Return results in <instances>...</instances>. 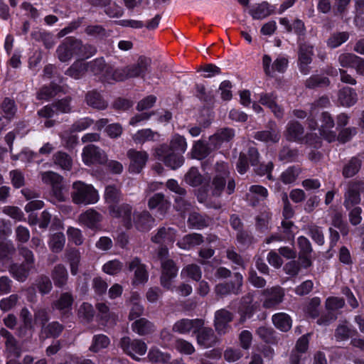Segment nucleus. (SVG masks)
Instances as JSON below:
<instances>
[{"label": "nucleus", "instance_id": "44", "mask_svg": "<svg viewBox=\"0 0 364 364\" xmlns=\"http://www.w3.org/2000/svg\"><path fill=\"white\" fill-rule=\"evenodd\" d=\"M168 147L171 150V151L183 155L187 149L186 139L183 136H181L179 134H175L173 136L170 144L168 145Z\"/></svg>", "mask_w": 364, "mask_h": 364}, {"label": "nucleus", "instance_id": "61", "mask_svg": "<svg viewBox=\"0 0 364 364\" xmlns=\"http://www.w3.org/2000/svg\"><path fill=\"white\" fill-rule=\"evenodd\" d=\"M257 335L267 343H274L275 342V331L271 327L259 326L256 331Z\"/></svg>", "mask_w": 364, "mask_h": 364}, {"label": "nucleus", "instance_id": "30", "mask_svg": "<svg viewBox=\"0 0 364 364\" xmlns=\"http://www.w3.org/2000/svg\"><path fill=\"white\" fill-rule=\"evenodd\" d=\"M16 252L13 242L6 240L4 232L0 230V261L9 262Z\"/></svg>", "mask_w": 364, "mask_h": 364}, {"label": "nucleus", "instance_id": "37", "mask_svg": "<svg viewBox=\"0 0 364 364\" xmlns=\"http://www.w3.org/2000/svg\"><path fill=\"white\" fill-rule=\"evenodd\" d=\"M212 152L208 142L203 140L194 141L192 146L191 154L193 159L203 160L208 157Z\"/></svg>", "mask_w": 364, "mask_h": 364}, {"label": "nucleus", "instance_id": "57", "mask_svg": "<svg viewBox=\"0 0 364 364\" xmlns=\"http://www.w3.org/2000/svg\"><path fill=\"white\" fill-rule=\"evenodd\" d=\"M298 156V149H291L289 146H284L278 155L279 161L287 163L296 161Z\"/></svg>", "mask_w": 364, "mask_h": 364}, {"label": "nucleus", "instance_id": "5", "mask_svg": "<svg viewBox=\"0 0 364 364\" xmlns=\"http://www.w3.org/2000/svg\"><path fill=\"white\" fill-rule=\"evenodd\" d=\"M179 267L176 262L170 258L161 262V274L159 277L161 286L166 290H173V284L178 276Z\"/></svg>", "mask_w": 364, "mask_h": 364}, {"label": "nucleus", "instance_id": "4", "mask_svg": "<svg viewBox=\"0 0 364 364\" xmlns=\"http://www.w3.org/2000/svg\"><path fill=\"white\" fill-rule=\"evenodd\" d=\"M82 41L74 36L66 37L57 48L58 59L61 62H68L74 56L79 58Z\"/></svg>", "mask_w": 364, "mask_h": 364}, {"label": "nucleus", "instance_id": "48", "mask_svg": "<svg viewBox=\"0 0 364 364\" xmlns=\"http://www.w3.org/2000/svg\"><path fill=\"white\" fill-rule=\"evenodd\" d=\"M105 199L107 207L117 205L121 200V191L115 186H107L105 191Z\"/></svg>", "mask_w": 364, "mask_h": 364}, {"label": "nucleus", "instance_id": "51", "mask_svg": "<svg viewBox=\"0 0 364 364\" xmlns=\"http://www.w3.org/2000/svg\"><path fill=\"white\" fill-rule=\"evenodd\" d=\"M301 172V168L299 166H291L282 173L280 180L284 184L292 183L295 182Z\"/></svg>", "mask_w": 364, "mask_h": 364}, {"label": "nucleus", "instance_id": "42", "mask_svg": "<svg viewBox=\"0 0 364 364\" xmlns=\"http://www.w3.org/2000/svg\"><path fill=\"white\" fill-rule=\"evenodd\" d=\"M272 322L274 326L282 332L289 331L292 325L291 317L285 313H278L272 316Z\"/></svg>", "mask_w": 364, "mask_h": 364}, {"label": "nucleus", "instance_id": "53", "mask_svg": "<svg viewBox=\"0 0 364 364\" xmlns=\"http://www.w3.org/2000/svg\"><path fill=\"white\" fill-rule=\"evenodd\" d=\"M65 242V235L61 232H58L50 236L49 247L53 252L59 253L63 250Z\"/></svg>", "mask_w": 364, "mask_h": 364}, {"label": "nucleus", "instance_id": "58", "mask_svg": "<svg viewBox=\"0 0 364 364\" xmlns=\"http://www.w3.org/2000/svg\"><path fill=\"white\" fill-rule=\"evenodd\" d=\"M110 343L109 338L104 334L95 335L90 350L94 353L99 352L101 349L107 348Z\"/></svg>", "mask_w": 364, "mask_h": 364}, {"label": "nucleus", "instance_id": "31", "mask_svg": "<svg viewBox=\"0 0 364 364\" xmlns=\"http://www.w3.org/2000/svg\"><path fill=\"white\" fill-rule=\"evenodd\" d=\"M99 78L103 83L112 84L114 82H123L124 75L120 68H114L112 65H107Z\"/></svg>", "mask_w": 364, "mask_h": 364}, {"label": "nucleus", "instance_id": "55", "mask_svg": "<svg viewBox=\"0 0 364 364\" xmlns=\"http://www.w3.org/2000/svg\"><path fill=\"white\" fill-rule=\"evenodd\" d=\"M15 159L27 163L40 164L42 161V159H40L39 154L30 150L28 148L23 149L16 156Z\"/></svg>", "mask_w": 364, "mask_h": 364}, {"label": "nucleus", "instance_id": "17", "mask_svg": "<svg viewBox=\"0 0 364 364\" xmlns=\"http://www.w3.org/2000/svg\"><path fill=\"white\" fill-rule=\"evenodd\" d=\"M204 326V320L202 318H181L177 321L173 326V332L180 334H188L192 332L196 333Z\"/></svg>", "mask_w": 364, "mask_h": 364}, {"label": "nucleus", "instance_id": "59", "mask_svg": "<svg viewBox=\"0 0 364 364\" xmlns=\"http://www.w3.org/2000/svg\"><path fill=\"white\" fill-rule=\"evenodd\" d=\"M87 68L85 64L80 62H75L65 74L75 79L81 78L87 71Z\"/></svg>", "mask_w": 364, "mask_h": 364}, {"label": "nucleus", "instance_id": "29", "mask_svg": "<svg viewBox=\"0 0 364 364\" xmlns=\"http://www.w3.org/2000/svg\"><path fill=\"white\" fill-rule=\"evenodd\" d=\"M204 242V237L200 233H189L184 235L177 242L179 248L189 250L196 246H199Z\"/></svg>", "mask_w": 364, "mask_h": 364}, {"label": "nucleus", "instance_id": "15", "mask_svg": "<svg viewBox=\"0 0 364 364\" xmlns=\"http://www.w3.org/2000/svg\"><path fill=\"white\" fill-rule=\"evenodd\" d=\"M127 269L129 272L134 270V279L132 280L133 286L144 284L148 282L149 272L147 267L141 262L139 257H135L127 263Z\"/></svg>", "mask_w": 364, "mask_h": 364}, {"label": "nucleus", "instance_id": "62", "mask_svg": "<svg viewBox=\"0 0 364 364\" xmlns=\"http://www.w3.org/2000/svg\"><path fill=\"white\" fill-rule=\"evenodd\" d=\"M36 287L38 291L42 295L48 294L52 289V282L50 278L46 275H41L36 280Z\"/></svg>", "mask_w": 364, "mask_h": 364}, {"label": "nucleus", "instance_id": "38", "mask_svg": "<svg viewBox=\"0 0 364 364\" xmlns=\"http://www.w3.org/2000/svg\"><path fill=\"white\" fill-rule=\"evenodd\" d=\"M0 336L6 339L5 346L6 350L15 357H18L20 355V349L18 346L17 341L13 334L7 329L1 328L0 329Z\"/></svg>", "mask_w": 364, "mask_h": 364}, {"label": "nucleus", "instance_id": "64", "mask_svg": "<svg viewBox=\"0 0 364 364\" xmlns=\"http://www.w3.org/2000/svg\"><path fill=\"white\" fill-rule=\"evenodd\" d=\"M71 100L72 97L70 96H66L53 102L52 106L58 112L69 113L72 109L70 105Z\"/></svg>", "mask_w": 364, "mask_h": 364}, {"label": "nucleus", "instance_id": "39", "mask_svg": "<svg viewBox=\"0 0 364 364\" xmlns=\"http://www.w3.org/2000/svg\"><path fill=\"white\" fill-rule=\"evenodd\" d=\"M338 100L342 106L351 107L357 102V93L353 88L344 87L339 90Z\"/></svg>", "mask_w": 364, "mask_h": 364}, {"label": "nucleus", "instance_id": "43", "mask_svg": "<svg viewBox=\"0 0 364 364\" xmlns=\"http://www.w3.org/2000/svg\"><path fill=\"white\" fill-rule=\"evenodd\" d=\"M331 84L329 78L320 74H314L311 75L305 82V86L309 89H316L318 87H326Z\"/></svg>", "mask_w": 364, "mask_h": 364}, {"label": "nucleus", "instance_id": "23", "mask_svg": "<svg viewBox=\"0 0 364 364\" xmlns=\"http://www.w3.org/2000/svg\"><path fill=\"white\" fill-rule=\"evenodd\" d=\"M362 191V183L360 182H354L349 185L348 191L344 195L343 202V205L347 210L356 207L355 205L360 203Z\"/></svg>", "mask_w": 364, "mask_h": 364}, {"label": "nucleus", "instance_id": "49", "mask_svg": "<svg viewBox=\"0 0 364 364\" xmlns=\"http://www.w3.org/2000/svg\"><path fill=\"white\" fill-rule=\"evenodd\" d=\"M148 358L151 363L167 364L170 362L171 356L158 348H151L148 353Z\"/></svg>", "mask_w": 364, "mask_h": 364}, {"label": "nucleus", "instance_id": "33", "mask_svg": "<svg viewBox=\"0 0 364 364\" xmlns=\"http://www.w3.org/2000/svg\"><path fill=\"white\" fill-rule=\"evenodd\" d=\"M176 230L172 228L162 227L151 237V241L156 244H171L175 240Z\"/></svg>", "mask_w": 364, "mask_h": 364}, {"label": "nucleus", "instance_id": "20", "mask_svg": "<svg viewBox=\"0 0 364 364\" xmlns=\"http://www.w3.org/2000/svg\"><path fill=\"white\" fill-rule=\"evenodd\" d=\"M320 121L321 124L318 132L322 139L328 143L335 141L336 132L331 130L335 125V122L331 114L328 112H323L320 117Z\"/></svg>", "mask_w": 364, "mask_h": 364}, {"label": "nucleus", "instance_id": "22", "mask_svg": "<svg viewBox=\"0 0 364 364\" xmlns=\"http://www.w3.org/2000/svg\"><path fill=\"white\" fill-rule=\"evenodd\" d=\"M154 219L147 210L134 211L132 223L138 231L148 232L152 228Z\"/></svg>", "mask_w": 364, "mask_h": 364}, {"label": "nucleus", "instance_id": "11", "mask_svg": "<svg viewBox=\"0 0 364 364\" xmlns=\"http://www.w3.org/2000/svg\"><path fill=\"white\" fill-rule=\"evenodd\" d=\"M41 178L44 183L51 186L53 196L58 201L65 200V196L63 193V176L55 172L48 171L42 173Z\"/></svg>", "mask_w": 364, "mask_h": 364}, {"label": "nucleus", "instance_id": "19", "mask_svg": "<svg viewBox=\"0 0 364 364\" xmlns=\"http://www.w3.org/2000/svg\"><path fill=\"white\" fill-rule=\"evenodd\" d=\"M127 157L130 160L129 172L132 173H139L146 164L149 154L146 151L130 149L127 151Z\"/></svg>", "mask_w": 364, "mask_h": 364}, {"label": "nucleus", "instance_id": "41", "mask_svg": "<svg viewBox=\"0 0 364 364\" xmlns=\"http://www.w3.org/2000/svg\"><path fill=\"white\" fill-rule=\"evenodd\" d=\"M358 335V332L354 327L346 324H339L334 333L337 341H345Z\"/></svg>", "mask_w": 364, "mask_h": 364}, {"label": "nucleus", "instance_id": "60", "mask_svg": "<svg viewBox=\"0 0 364 364\" xmlns=\"http://www.w3.org/2000/svg\"><path fill=\"white\" fill-rule=\"evenodd\" d=\"M307 234L318 245L322 246L324 244L325 237L321 227L316 225H311L308 228Z\"/></svg>", "mask_w": 364, "mask_h": 364}, {"label": "nucleus", "instance_id": "54", "mask_svg": "<svg viewBox=\"0 0 364 364\" xmlns=\"http://www.w3.org/2000/svg\"><path fill=\"white\" fill-rule=\"evenodd\" d=\"M132 330L140 336H145L151 331V323L145 318H140L133 322Z\"/></svg>", "mask_w": 364, "mask_h": 364}, {"label": "nucleus", "instance_id": "63", "mask_svg": "<svg viewBox=\"0 0 364 364\" xmlns=\"http://www.w3.org/2000/svg\"><path fill=\"white\" fill-rule=\"evenodd\" d=\"M175 348L181 354L192 355L195 348L191 343L183 338H177L175 342Z\"/></svg>", "mask_w": 364, "mask_h": 364}, {"label": "nucleus", "instance_id": "32", "mask_svg": "<svg viewBox=\"0 0 364 364\" xmlns=\"http://www.w3.org/2000/svg\"><path fill=\"white\" fill-rule=\"evenodd\" d=\"M102 218V215L93 209H89L80 215V221L91 230L99 227Z\"/></svg>", "mask_w": 364, "mask_h": 364}, {"label": "nucleus", "instance_id": "46", "mask_svg": "<svg viewBox=\"0 0 364 364\" xmlns=\"http://www.w3.org/2000/svg\"><path fill=\"white\" fill-rule=\"evenodd\" d=\"M53 159L57 166L64 170H70L73 165V160L70 156L65 151H58L53 156Z\"/></svg>", "mask_w": 364, "mask_h": 364}, {"label": "nucleus", "instance_id": "10", "mask_svg": "<svg viewBox=\"0 0 364 364\" xmlns=\"http://www.w3.org/2000/svg\"><path fill=\"white\" fill-rule=\"evenodd\" d=\"M260 304L257 301H254V294L249 292L243 296L238 307V314L240 316V323H243L247 319L251 318L255 313L259 310Z\"/></svg>", "mask_w": 364, "mask_h": 364}, {"label": "nucleus", "instance_id": "16", "mask_svg": "<svg viewBox=\"0 0 364 364\" xmlns=\"http://www.w3.org/2000/svg\"><path fill=\"white\" fill-rule=\"evenodd\" d=\"M314 55V46L302 43L299 46L298 51V68L303 75H308L311 71L309 65L312 63Z\"/></svg>", "mask_w": 364, "mask_h": 364}, {"label": "nucleus", "instance_id": "26", "mask_svg": "<svg viewBox=\"0 0 364 364\" xmlns=\"http://www.w3.org/2000/svg\"><path fill=\"white\" fill-rule=\"evenodd\" d=\"M210 221V218L207 215L193 211L188 215L187 224L191 229L203 230L209 226Z\"/></svg>", "mask_w": 364, "mask_h": 364}, {"label": "nucleus", "instance_id": "50", "mask_svg": "<svg viewBox=\"0 0 364 364\" xmlns=\"http://www.w3.org/2000/svg\"><path fill=\"white\" fill-rule=\"evenodd\" d=\"M184 180L186 183L191 186L196 187L203 183V176L201 175L198 168L191 167L186 173Z\"/></svg>", "mask_w": 364, "mask_h": 364}, {"label": "nucleus", "instance_id": "2", "mask_svg": "<svg viewBox=\"0 0 364 364\" xmlns=\"http://www.w3.org/2000/svg\"><path fill=\"white\" fill-rule=\"evenodd\" d=\"M18 253L23 259L22 263L11 262L9 271L11 276L17 281L25 282L34 267L35 257L33 252L24 246H18Z\"/></svg>", "mask_w": 364, "mask_h": 364}, {"label": "nucleus", "instance_id": "21", "mask_svg": "<svg viewBox=\"0 0 364 364\" xmlns=\"http://www.w3.org/2000/svg\"><path fill=\"white\" fill-rule=\"evenodd\" d=\"M73 303V294L70 292H63L53 301L52 307L60 313L62 318H66L71 314Z\"/></svg>", "mask_w": 364, "mask_h": 364}, {"label": "nucleus", "instance_id": "3", "mask_svg": "<svg viewBox=\"0 0 364 364\" xmlns=\"http://www.w3.org/2000/svg\"><path fill=\"white\" fill-rule=\"evenodd\" d=\"M71 196L73 203L77 205L94 204L99 200L98 192L94 186L81 181L73 183Z\"/></svg>", "mask_w": 364, "mask_h": 364}, {"label": "nucleus", "instance_id": "28", "mask_svg": "<svg viewBox=\"0 0 364 364\" xmlns=\"http://www.w3.org/2000/svg\"><path fill=\"white\" fill-rule=\"evenodd\" d=\"M304 128L296 120H291L287 123L285 136L288 141H299L302 139Z\"/></svg>", "mask_w": 364, "mask_h": 364}, {"label": "nucleus", "instance_id": "34", "mask_svg": "<svg viewBox=\"0 0 364 364\" xmlns=\"http://www.w3.org/2000/svg\"><path fill=\"white\" fill-rule=\"evenodd\" d=\"M51 277L56 287L63 288L68 280V272L66 267L63 264H56L51 271Z\"/></svg>", "mask_w": 364, "mask_h": 364}, {"label": "nucleus", "instance_id": "47", "mask_svg": "<svg viewBox=\"0 0 364 364\" xmlns=\"http://www.w3.org/2000/svg\"><path fill=\"white\" fill-rule=\"evenodd\" d=\"M349 38V33L347 31L336 32L329 36L326 41V45L331 49L336 48L346 43Z\"/></svg>", "mask_w": 364, "mask_h": 364}, {"label": "nucleus", "instance_id": "24", "mask_svg": "<svg viewBox=\"0 0 364 364\" xmlns=\"http://www.w3.org/2000/svg\"><path fill=\"white\" fill-rule=\"evenodd\" d=\"M232 319L233 315L230 311L226 309L217 311L215 314L214 326L218 333L220 335L225 334L229 328V323Z\"/></svg>", "mask_w": 364, "mask_h": 364}, {"label": "nucleus", "instance_id": "18", "mask_svg": "<svg viewBox=\"0 0 364 364\" xmlns=\"http://www.w3.org/2000/svg\"><path fill=\"white\" fill-rule=\"evenodd\" d=\"M266 130L257 131L254 134L256 140L265 143L277 144L279 141L281 135L275 122L269 121L266 125Z\"/></svg>", "mask_w": 364, "mask_h": 364}, {"label": "nucleus", "instance_id": "6", "mask_svg": "<svg viewBox=\"0 0 364 364\" xmlns=\"http://www.w3.org/2000/svg\"><path fill=\"white\" fill-rule=\"evenodd\" d=\"M109 215L121 221L122 226L127 230L133 228V207L130 204L122 203L107 207Z\"/></svg>", "mask_w": 364, "mask_h": 364}, {"label": "nucleus", "instance_id": "56", "mask_svg": "<svg viewBox=\"0 0 364 364\" xmlns=\"http://www.w3.org/2000/svg\"><path fill=\"white\" fill-rule=\"evenodd\" d=\"M181 276L199 282L202 277V272L200 267L196 264H191L185 266L181 271Z\"/></svg>", "mask_w": 364, "mask_h": 364}, {"label": "nucleus", "instance_id": "36", "mask_svg": "<svg viewBox=\"0 0 364 364\" xmlns=\"http://www.w3.org/2000/svg\"><path fill=\"white\" fill-rule=\"evenodd\" d=\"M362 159L359 156H353L343 167L342 175L345 178L355 176L360 170Z\"/></svg>", "mask_w": 364, "mask_h": 364}, {"label": "nucleus", "instance_id": "45", "mask_svg": "<svg viewBox=\"0 0 364 364\" xmlns=\"http://www.w3.org/2000/svg\"><path fill=\"white\" fill-rule=\"evenodd\" d=\"M148 207L151 210L158 208L161 213H164L167 210L168 204L164 195L161 193H157L149 199Z\"/></svg>", "mask_w": 364, "mask_h": 364}, {"label": "nucleus", "instance_id": "8", "mask_svg": "<svg viewBox=\"0 0 364 364\" xmlns=\"http://www.w3.org/2000/svg\"><path fill=\"white\" fill-rule=\"evenodd\" d=\"M151 63V58L144 55L139 57L136 63L120 68L124 75L123 81L129 78L144 77Z\"/></svg>", "mask_w": 364, "mask_h": 364}, {"label": "nucleus", "instance_id": "25", "mask_svg": "<svg viewBox=\"0 0 364 364\" xmlns=\"http://www.w3.org/2000/svg\"><path fill=\"white\" fill-rule=\"evenodd\" d=\"M338 60L343 68H355L358 73H364V60L353 53H343L339 55Z\"/></svg>", "mask_w": 364, "mask_h": 364}, {"label": "nucleus", "instance_id": "14", "mask_svg": "<svg viewBox=\"0 0 364 364\" xmlns=\"http://www.w3.org/2000/svg\"><path fill=\"white\" fill-rule=\"evenodd\" d=\"M120 346L126 354L137 361L139 360V358L134 353L144 355L147 350L146 344L144 341L138 339L131 340L128 336L121 338Z\"/></svg>", "mask_w": 364, "mask_h": 364}, {"label": "nucleus", "instance_id": "35", "mask_svg": "<svg viewBox=\"0 0 364 364\" xmlns=\"http://www.w3.org/2000/svg\"><path fill=\"white\" fill-rule=\"evenodd\" d=\"M85 101L87 105L94 109L103 110L107 107V102L105 100L100 92L96 90L88 91L86 93Z\"/></svg>", "mask_w": 364, "mask_h": 364}, {"label": "nucleus", "instance_id": "52", "mask_svg": "<svg viewBox=\"0 0 364 364\" xmlns=\"http://www.w3.org/2000/svg\"><path fill=\"white\" fill-rule=\"evenodd\" d=\"M64 329L63 324L58 321H53L48 323L43 328H42L43 333L46 338H58Z\"/></svg>", "mask_w": 364, "mask_h": 364}, {"label": "nucleus", "instance_id": "7", "mask_svg": "<svg viewBox=\"0 0 364 364\" xmlns=\"http://www.w3.org/2000/svg\"><path fill=\"white\" fill-rule=\"evenodd\" d=\"M260 154L258 149L255 146H249L246 152L241 151L236 163L237 172L243 175L247 172L250 165L257 166L259 163Z\"/></svg>", "mask_w": 364, "mask_h": 364}, {"label": "nucleus", "instance_id": "13", "mask_svg": "<svg viewBox=\"0 0 364 364\" xmlns=\"http://www.w3.org/2000/svg\"><path fill=\"white\" fill-rule=\"evenodd\" d=\"M243 284V277L240 272L234 273V281L225 282L216 284L215 293L220 297L229 294H239Z\"/></svg>", "mask_w": 364, "mask_h": 364}, {"label": "nucleus", "instance_id": "27", "mask_svg": "<svg viewBox=\"0 0 364 364\" xmlns=\"http://www.w3.org/2000/svg\"><path fill=\"white\" fill-rule=\"evenodd\" d=\"M195 334L196 335L197 343L200 346L210 348L216 343L214 331L210 327H204L203 326Z\"/></svg>", "mask_w": 364, "mask_h": 364}, {"label": "nucleus", "instance_id": "12", "mask_svg": "<svg viewBox=\"0 0 364 364\" xmlns=\"http://www.w3.org/2000/svg\"><path fill=\"white\" fill-rule=\"evenodd\" d=\"M82 159L83 163L87 166L94 164L103 165L107 161V156L105 152L94 144H88L83 148Z\"/></svg>", "mask_w": 364, "mask_h": 364}, {"label": "nucleus", "instance_id": "40", "mask_svg": "<svg viewBox=\"0 0 364 364\" xmlns=\"http://www.w3.org/2000/svg\"><path fill=\"white\" fill-rule=\"evenodd\" d=\"M60 85L50 82L49 85L43 86L37 92V98L41 100H49L62 91Z\"/></svg>", "mask_w": 364, "mask_h": 364}, {"label": "nucleus", "instance_id": "1", "mask_svg": "<svg viewBox=\"0 0 364 364\" xmlns=\"http://www.w3.org/2000/svg\"><path fill=\"white\" fill-rule=\"evenodd\" d=\"M235 180L231 173L228 163L217 161L213 168L211 180V191L214 197H220L224 191L232 195L235 191Z\"/></svg>", "mask_w": 364, "mask_h": 364}, {"label": "nucleus", "instance_id": "9", "mask_svg": "<svg viewBox=\"0 0 364 364\" xmlns=\"http://www.w3.org/2000/svg\"><path fill=\"white\" fill-rule=\"evenodd\" d=\"M156 154L159 161H162L166 167L173 170L181 167L185 161L183 155L171 151L166 144L160 145L156 149Z\"/></svg>", "mask_w": 364, "mask_h": 364}]
</instances>
